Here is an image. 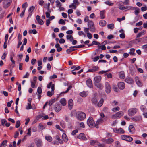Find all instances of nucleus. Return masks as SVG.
Masks as SVG:
<instances>
[{
  "instance_id": "f257e3e1",
  "label": "nucleus",
  "mask_w": 147,
  "mask_h": 147,
  "mask_svg": "<svg viewBox=\"0 0 147 147\" xmlns=\"http://www.w3.org/2000/svg\"><path fill=\"white\" fill-rule=\"evenodd\" d=\"M86 117V115L85 113L81 111L78 112L77 115V118L80 121H82Z\"/></svg>"
},
{
  "instance_id": "f03ea898",
  "label": "nucleus",
  "mask_w": 147,
  "mask_h": 147,
  "mask_svg": "<svg viewBox=\"0 0 147 147\" xmlns=\"http://www.w3.org/2000/svg\"><path fill=\"white\" fill-rule=\"evenodd\" d=\"M123 115V113L121 111H119L111 116V118L115 119L116 118H119Z\"/></svg>"
},
{
  "instance_id": "7ed1b4c3",
  "label": "nucleus",
  "mask_w": 147,
  "mask_h": 147,
  "mask_svg": "<svg viewBox=\"0 0 147 147\" xmlns=\"http://www.w3.org/2000/svg\"><path fill=\"white\" fill-rule=\"evenodd\" d=\"M121 138L123 140L128 142H131L133 140V138L127 135H121Z\"/></svg>"
},
{
  "instance_id": "20e7f679",
  "label": "nucleus",
  "mask_w": 147,
  "mask_h": 147,
  "mask_svg": "<svg viewBox=\"0 0 147 147\" xmlns=\"http://www.w3.org/2000/svg\"><path fill=\"white\" fill-rule=\"evenodd\" d=\"M94 121L93 118L91 117H90L87 121V124L89 127H94Z\"/></svg>"
},
{
  "instance_id": "39448f33",
  "label": "nucleus",
  "mask_w": 147,
  "mask_h": 147,
  "mask_svg": "<svg viewBox=\"0 0 147 147\" xmlns=\"http://www.w3.org/2000/svg\"><path fill=\"white\" fill-rule=\"evenodd\" d=\"M88 26L91 31H94L95 30L94 24L92 21L88 22Z\"/></svg>"
},
{
  "instance_id": "423d86ee",
  "label": "nucleus",
  "mask_w": 147,
  "mask_h": 147,
  "mask_svg": "<svg viewBox=\"0 0 147 147\" xmlns=\"http://www.w3.org/2000/svg\"><path fill=\"white\" fill-rule=\"evenodd\" d=\"M137 112V109L136 108L129 109L128 111V115L130 116H132Z\"/></svg>"
},
{
  "instance_id": "0eeeda50",
  "label": "nucleus",
  "mask_w": 147,
  "mask_h": 147,
  "mask_svg": "<svg viewBox=\"0 0 147 147\" xmlns=\"http://www.w3.org/2000/svg\"><path fill=\"white\" fill-rule=\"evenodd\" d=\"M51 91H48L47 92V95L49 97H51L54 93L55 90V84H53L51 87Z\"/></svg>"
},
{
  "instance_id": "6e6552de",
  "label": "nucleus",
  "mask_w": 147,
  "mask_h": 147,
  "mask_svg": "<svg viewBox=\"0 0 147 147\" xmlns=\"http://www.w3.org/2000/svg\"><path fill=\"white\" fill-rule=\"evenodd\" d=\"M105 91L107 93H109L111 91V89L110 87L109 84L108 82H106L105 83Z\"/></svg>"
},
{
  "instance_id": "1a4fd4ad",
  "label": "nucleus",
  "mask_w": 147,
  "mask_h": 147,
  "mask_svg": "<svg viewBox=\"0 0 147 147\" xmlns=\"http://www.w3.org/2000/svg\"><path fill=\"white\" fill-rule=\"evenodd\" d=\"M113 131L117 133L123 134L125 132L123 129L121 128L118 129L114 128L113 129Z\"/></svg>"
},
{
  "instance_id": "9d476101",
  "label": "nucleus",
  "mask_w": 147,
  "mask_h": 147,
  "mask_svg": "<svg viewBox=\"0 0 147 147\" xmlns=\"http://www.w3.org/2000/svg\"><path fill=\"white\" fill-rule=\"evenodd\" d=\"M61 106L59 104H57L55 105V110L56 112H58L61 110Z\"/></svg>"
},
{
  "instance_id": "9b49d317",
  "label": "nucleus",
  "mask_w": 147,
  "mask_h": 147,
  "mask_svg": "<svg viewBox=\"0 0 147 147\" xmlns=\"http://www.w3.org/2000/svg\"><path fill=\"white\" fill-rule=\"evenodd\" d=\"M78 138L79 139H82L84 140H86L87 139L85 136L84 134L83 133H81L78 136Z\"/></svg>"
},
{
  "instance_id": "f8f14e48",
  "label": "nucleus",
  "mask_w": 147,
  "mask_h": 147,
  "mask_svg": "<svg viewBox=\"0 0 147 147\" xmlns=\"http://www.w3.org/2000/svg\"><path fill=\"white\" fill-rule=\"evenodd\" d=\"M98 67L94 66L92 69H89L87 72H94L98 70Z\"/></svg>"
},
{
  "instance_id": "ddd939ff",
  "label": "nucleus",
  "mask_w": 147,
  "mask_h": 147,
  "mask_svg": "<svg viewBox=\"0 0 147 147\" xmlns=\"http://www.w3.org/2000/svg\"><path fill=\"white\" fill-rule=\"evenodd\" d=\"M76 48V46H71L69 49H68L66 50V52L68 54H69V53L73 51H75L76 50V49H74V48Z\"/></svg>"
},
{
  "instance_id": "4468645a",
  "label": "nucleus",
  "mask_w": 147,
  "mask_h": 147,
  "mask_svg": "<svg viewBox=\"0 0 147 147\" xmlns=\"http://www.w3.org/2000/svg\"><path fill=\"white\" fill-rule=\"evenodd\" d=\"M68 105L69 109L71 110L72 109L74 105L73 101L72 99H70L69 100Z\"/></svg>"
},
{
  "instance_id": "2eb2a0df",
  "label": "nucleus",
  "mask_w": 147,
  "mask_h": 147,
  "mask_svg": "<svg viewBox=\"0 0 147 147\" xmlns=\"http://www.w3.org/2000/svg\"><path fill=\"white\" fill-rule=\"evenodd\" d=\"M103 141L108 144H111L114 141V140L112 138L105 139H103Z\"/></svg>"
},
{
  "instance_id": "dca6fc26",
  "label": "nucleus",
  "mask_w": 147,
  "mask_h": 147,
  "mask_svg": "<svg viewBox=\"0 0 147 147\" xmlns=\"http://www.w3.org/2000/svg\"><path fill=\"white\" fill-rule=\"evenodd\" d=\"M118 86L120 89L123 90L125 87V85L124 82H120L118 84Z\"/></svg>"
},
{
  "instance_id": "f3484780",
  "label": "nucleus",
  "mask_w": 147,
  "mask_h": 147,
  "mask_svg": "<svg viewBox=\"0 0 147 147\" xmlns=\"http://www.w3.org/2000/svg\"><path fill=\"white\" fill-rule=\"evenodd\" d=\"M86 83L88 87L91 88L92 86V80L90 79H88L86 81Z\"/></svg>"
},
{
  "instance_id": "a211bd4d",
  "label": "nucleus",
  "mask_w": 147,
  "mask_h": 147,
  "mask_svg": "<svg viewBox=\"0 0 147 147\" xmlns=\"http://www.w3.org/2000/svg\"><path fill=\"white\" fill-rule=\"evenodd\" d=\"M101 79V77L100 76H97L94 78V83H99Z\"/></svg>"
},
{
  "instance_id": "6ab92c4d",
  "label": "nucleus",
  "mask_w": 147,
  "mask_h": 147,
  "mask_svg": "<svg viewBox=\"0 0 147 147\" xmlns=\"http://www.w3.org/2000/svg\"><path fill=\"white\" fill-rule=\"evenodd\" d=\"M138 38V34L136 36V38L134 40H133L129 42V44L130 45H132L136 44L138 42V39L137 38Z\"/></svg>"
},
{
  "instance_id": "aec40b11",
  "label": "nucleus",
  "mask_w": 147,
  "mask_h": 147,
  "mask_svg": "<svg viewBox=\"0 0 147 147\" xmlns=\"http://www.w3.org/2000/svg\"><path fill=\"white\" fill-rule=\"evenodd\" d=\"M125 81L128 84H132L133 82V80L131 78H127L125 79Z\"/></svg>"
},
{
  "instance_id": "412c9836",
  "label": "nucleus",
  "mask_w": 147,
  "mask_h": 147,
  "mask_svg": "<svg viewBox=\"0 0 147 147\" xmlns=\"http://www.w3.org/2000/svg\"><path fill=\"white\" fill-rule=\"evenodd\" d=\"M60 102L63 106L65 105L66 104V100L64 98L61 99L60 101Z\"/></svg>"
},
{
  "instance_id": "4be33fe9",
  "label": "nucleus",
  "mask_w": 147,
  "mask_h": 147,
  "mask_svg": "<svg viewBox=\"0 0 147 147\" xmlns=\"http://www.w3.org/2000/svg\"><path fill=\"white\" fill-rule=\"evenodd\" d=\"M106 22L104 20H101L99 22V24L101 26H104L106 24Z\"/></svg>"
},
{
  "instance_id": "5701e85b",
  "label": "nucleus",
  "mask_w": 147,
  "mask_h": 147,
  "mask_svg": "<svg viewBox=\"0 0 147 147\" xmlns=\"http://www.w3.org/2000/svg\"><path fill=\"white\" fill-rule=\"evenodd\" d=\"M96 94H94V98H93L92 100L93 103L94 104H96L97 102V100L96 98Z\"/></svg>"
},
{
  "instance_id": "b1692460",
  "label": "nucleus",
  "mask_w": 147,
  "mask_h": 147,
  "mask_svg": "<svg viewBox=\"0 0 147 147\" xmlns=\"http://www.w3.org/2000/svg\"><path fill=\"white\" fill-rule=\"evenodd\" d=\"M10 5V2H8L7 3H6L5 1L3 3V7L5 8H7Z\"/></svg>"
},
{
  "instance_id": "393cba45",
  "label": "nucleus",
  "mask_w": 147,
  "mask_h": 147,
  "mask_svg": "<svg viewBox=\"0 0 147 147\" xmlns=\"http://www.w3.org/2000/svg\"><path fill=\"white\" fill-rule=\"evenodd\" d=\"M119 76L121 79H124L125 78V75L123 71L120 72L119 74Z\"/></svg>"
},
{
  "instance_id": "a878e982",
  "label": "nucleus",
  "mask_w": 147,
  "mask_h": 147,
  "mask_svg": "<svg viewBox=\"0 0 147 147\" xmlns=\"http://www.w3.org/2000/svg\"><path fill=\"white\" fill-rule=\"evenodd\" d=\"M105 10H102L101 11L100 13V16L101 18L102 19H103L105 18Z\"/></svg>"
},
{
  "instance_id": "bb28decb",
  "label": "nucleus",
  "mask_w": 147,
  "mask_h": 147,
  "mask_svg": "<svg viewBox=\"0 0 147 147\" xmlns=\"http://www.w3.org/2000/svg\"><path fill=\"white\" fill-rule=\"evenodd\" d=\"M62 138L64 141L67 142V138L65 134L63 133V134L62 135Z\"/></svg>"
},
{
  "instance_id": "cd10ccee",
  "label": "nucleus",
  "mask_w": 147,
  "mask_h": 147,
  "mask_svg": "<svg viewBox=\"0 0 147 147\" xmlns=\"http://www.w3.org/2000/svg\"><path fill=\"white\" fill-rule=\"evenodd\" d=\"M42 144V141L40 140H38L36 143L37 147H40Z\"/></svg>"
},
{
  "instance_id": "c85d7f7f",
  "label": "nucleus",
  "mask_w": 147,
  "mask_h": 147,
  "mask_svg": "<svg viewBox=\"0 0 147 147\" xmlns=\"http://www.w3.org/2000/svg\"><path fill=\"white\" fill-rule=\"evenodd\" d=\"M90 144L92 145H94L96 143H98V142L97 140H92L90 141Z\"/></svg>"
},
{
  "instance_id": "c756f323",
  "label": "nucleus",
  "mask_w": 147,
  "mask_h": 147,
  "mask_svg": "<svg viewBox=\"0 0 147 147\" xmlns=\"http://www.w3.org/2000/svg\"><path fill=\"white\" fill-rule=\"evenodd\" d=\"M45 139L49 142H51L52 140V138L51 136H46Z\"/></svg>"
},
{
  "instance_id": "7c9ffc66",
  "label": "nucleus",
  "mask_w": 147,
  "mask_h": 147,
  "mask_svg": "<svg viewBox=\"0 0 147 147\" xmlns=\"http://www.w3.org/2000/svg\"><path fill=\"white\" fill-rule=\"evenodd\" d=\"M114 147H121V145L119 141H116L115 142Z\"/></svg>"
},
{
  "instance_id": "2f4dec72",
  "label": "nucleus",
  "mask_w": 147,
  "mask_h": 147,
  "mask_svg": "<svg viewBox=\"0 0 147 147\" xmlns=\"http://www.w3.org/2000/svg\"><path fill=\"white\" fill-rule=\"evenodd\" d=\"M87 94L85 92H83L80 93V95L82 97H86L87 96Z\"/></svg>"
},
{
  "instance_id": "473e14b6",
  "label": "nucleus",
  "mask_w": 147,
  "mask_h": 147,
  "mask_svg": "<svg viewBox=\"0 0 147 147\" xmlns=\"http://www.w3.org/2000/svg\"><path fill=\"white\" fill-rule=\"evenodd\" d=\"M145 33V30H144L141 32L138 33V37H141L142 36L144 35Z\"/></svg>"
},
{
  "instance_id": "72a5a7b5",
  "label": "nucleus",
  "mask_w": 147,
  "mask_h": 147,
  "mask_svg": "<svg viewBox=\"0 0 147 147\" xmlns=\"http://www.w3.org/2000/svg\"><path fill=\"white\" fill-rule=\"evenodd\" d=\"M55 101V99H53L50 100L49 102V105H51Z\"/></svg>"
},
{
  "instance_id": "f704fd0d",
  "label": "nucleus",
  "mask_w": 147,
  "mask_h": 147,
  "mask_svg": "<svg viewBox=\"0 0 147 147\" xmlns=\"http://www.w3.org/2000/svg\"><path fill=\"white\" fill-rule=\"evenodd\" d=\"M105 3L106 4L111 6L113 5L114 4L113 3H111L110 1H107Z\"/></svg>"
},
{
  "instance_id": "c9c22d12",
  "label": "nucleus",
  "mask_w": 147,
  "mask_h": 147,
  "mask_svg": "<svg viewBox=\"0 0 147 147\" xmlns=\"http://www.w3.org/2000/svg\"><path fill=\"white\" fill-rule=\"evenodd\" d=\"M107 27L108 28L111 29H113L114 28V25L113 24H108L107 25Z\"/></svg>"
},
{
  "instance_id": "e433bc0d",
  "label": "nucleus",
  "mask_w": 147,
  "mask_h": 147,
  "mask_svg": "<svg viewBox=\"0 0 147 147\" xmlns=\"http://www.w3.org/2000/svg\"><path fill=\"white\" fill-rule=\"evenodd\" d=\"M103 102V99L102 98H101L100 100V101L99 103H98V106L99 107H101L102 105Z\"/></svg>"
},
{
  "instance_id": "4c0bfd02",
  "label": "nucleus",
  "mask_w": 147,
  "mask_h": 147,
  "mask_svg": "<svg viewBox=\"0 0 147 147\" xmlns=\"http://www.w3.org/2000/svg\"><path fill=\"white\" fill-rule=\"evenodd\" d=\"M119 110L120 108L118 106L115 108H113L112 109V111L114 112L117 111H119Z\"/></svg>"
},
{
  "instance_id": "58836bf2",
  "label": "nucleus",
  "mask_w": 147,
  "mask_h": 147,
  "mask_svg": "<svg viewBox=\"0 0 147 147\" xmlns=\"http://www.w3.org/2000/svg\"><path fill=\"white\" fill-rule=\"evenodd\" d=\"M7 142V141L6 140H5L3 141V142L1 143V145L0 146V147H2V146H3L5 147V146H4L6 143Z\"/></svg>"
},
{
  "instance_id": "ea45409f",
  "label": "nucleus",
  "mask_w": 147,
  "mask_h": 147,
  "mask_svg": "<svg viewBox=\"0 0 147 147\" xmlns=\"http://www.w3.org/2000/svg\"><path fill=\"white\" fill-rule=\"evenodd\" d=\"M59 23L60 24H65V23L63 19H60L59 21Z\"/></svg>"
},
{
  "instance_id": "a19ab883",
  "label": "nucleus",
  "mask_w": 147,
  "mask_h": 147,
  "mask_svg": "<svg viewBox=\"0 0 147 147\" xmlns=\"http://www.w3.org/2000/svg\"><path fill=\"white\" fill-rule=\"evenodd\" d=\"M20 121H18L16 122V128H18L20 125Z\"/></svg>"
},
{
  "instance_id": "79ce46f5",
  "label": "nucleus",
  "mask_w": 147,
  "mask_h": 147,
  "mask_svg": "<svg viewBox=\"0 0 147 147\" xmlns=\"http://www.w3.org/2000/svg\"><path fill=\"white\" fill-rule=\"evenodd\" d=\"M147 10V7L146 6L142 7H141V10L142 11H144Z\"/></svg>"
},
{
  "instance_id": "37998d69",
  "label": "nucleus",
  "mask_w": 147,
  "mask_h": 147,
  "mask_svg": "<svg viewBox=\"0 0 147 147\" xmlns=\"http://www.w3.org/2000/svg\"><path fill=\"white\" fill-rule=\"evenodd\" d=\"M37 92L38 93V94H40L42 92V90L41 88L39 87L38 88L37 90Z\"/></svg>"
},
{
  "instance_id": "c03bdc74",
  "label": "nucleus",
  "mask_w": 147,
  "mask_h": 147,
  "mask_svg": "<svg viewBox=\"0 0 147 147\" xmlns=\"http://www.w3.org/2000/svg\"><path fill=\"white\" fill-rule=\"evenodd\" d=\"M34 9L33 6H31L28 9V11L32 13V11L34 10Z\"/></svg>"
},
{
  "instance_id": "a18cd8bd",
  "label": "nucleus",
  "mask_w": 147,
  "mask_h": 147,
  "mask_svg": "<svg viewBox=\"0 0 147 147\" xmlns=\"http://www.w3.org/2000/svg\"><path fill=\"white\" fill-rule=\"evenodd\" d=\"M95 85L98 88H101L102 86L99 83H94Z\"/></svg>"
},
{
  "instance_id": "49530a36",
  "label": "nucleus",
  "mask_w": 147,
  "mask_h": 147,
  "mask_svg": "<svg viewBox=\"0 0 147 147\" xmlns=\"http://www.w3.org/2000/svg\"><path fill=\"white\" fill-rule=\"evenodd\" d=\"M38 23L40 25H42L44 24L43 20L41 19H40L37 20Z\"/></svg>"
},
{
  "instance_id": "de8ad7c7",
  "label": "nucleus",
  "mask_w": 147,
  "mask_h": 147,
  "mask_svg": "<svg viewBox=\"0 0 147 147\" xmlns=\"http://www.w3.org/2000/svg\"><path fill=\"white\" fill-rule=\"evenodd\" d=\"M55 3L57 4V5L59 7H60L61 6H62V4L60 3V2H59V1L58 0H57L55 1Z\"/></svg>"
},
{
  "instance_id": "09e8293b",
  "label": "nucleus",
  "mask_w": 147,
  "mask_h": 147,
  "mask_svg": "<svg viewBox=\"0 0 147 147\" xmlns=\"http://www.w3.org/2000/svg\"><path fill=\"white\" fill-rule=\"evenodd\" d=\"M1 124L2 125L4 126L7 122L6 120L5 119H2L1 120Z\"/></svg>"
},
{
  "instance_id": "8fccbe9b",
  "label": "nucleus",
  "mask_w": 147,
  "mask_h": 147,
  "mask_svg": "<svg viewBox=\"0 0 147 147\" xmlns=\"http://www.w3.org/2000/svg\"><path fill=\"white\" fill-rule=\"evenodd\" d=\"M32 108V106L31 103H28V105L26 107V109H30Z\"/></svg>"
},
{
  "instance_id": "3c124183",
  "label": "nucleus",
  "mask_w": 147,
  "mask_h": 147,
  "mask_svg": "<svg viewBox=\"0 0 147 147\" xmlns=\"http://www.w3.org/2000/svg\"><path fill=\"white\" fill-rule=\"evenodd\" d=\"M105 75L107 76L108 78H111L112 77V74L111 73H106L105 74Z\"/></svg>"
},
{
  "instance_id": "603ef678",
  "label": "nucleus",
  "mask_w": 147,
  "mask_h": 147,
  "mask_svg": "<svg viewBox=\"0 0 147 147\" xmlns=\"http://www.w3.org/2000/svg\"><path fill=\"white\" fill-rule=\"evenodd\" d=\"M135 49H131L130 50V51L129 52V53L131 55H134Z\"/></svg>"
},
{
  "instance_id": "864d4df0",
  "label": "nucleus",
  "mask_w": 147,
  "mask_h": 147,
  "mask_svg": "<svg viewBox=\"0 0 147 147\" xmlns=\"http://www.w3.org/2000/svg\"><path fill=\"white\" fill-rule=\"evenodd\" d=\"M125 19V17L123 16L122 18H117V20L119 22H121L122 20H124Z\"/></svg>"
},
{
  "instance_id": "5fc2aeb1",
  "label": "nucleus",
  "mask_w": 147,
  "mask_h": 147,
  "mask_svg": "<svg viewBox=\"0 0 147 147\" xmlns=\"http://www.w3.org/2000/svg\"><path fill=\"white\" fill-rule=\"evenodd\" d=\"M113 89L114 90V91L116 92H118L119 90V89L115 85L113 86Z\"/></svg>"
},
{
  "instance_id": "6e6d98bb",
  "label": "nucleus",
  "mask_w": 147,
  "mask_h": 147,
  "mask_svg": "<svg viewBox=\"0 0 147 147\" xmlns=\"http://www.w3.org/2000/svg\"><path fill=\"white\" fill-rule=\"evenodd\" d=\"M72 88V86H69L68 87V88H67V90L65 91V92H63L62 93H67L68 91H69Z\"/></svg>"
},
{
  "instance_id": "4d7b16f0",
  "label": "nucleus",
  "mask_w": 147,
  "mask_h": 147,
  "mask_svg": "<svg viewBox=\"0 0 147 147\" xmlns=\"http://www.w3.org/2000/svg\"><path fill=\"white\" fill-rule=\"evenodd\" d=\"M100 124V123L97 121L96 122V123H95L94 125V126H95L96 128H99L98 125Z\"/></svg>"
},
{
  "instance_id": "13d9d810",
  "label": "nucleus",
  "mask_w": 147,
  "mask_h": 147,
  "mask_svg": "<svg viewBox=\"0 0 147 147\" xmlns=\"http://www.w3.org/2000/svg\"><path fill=\"white\" fill-rule=\"evenodd\" d=\"M36 61V59H32L31 61V64L32 65H34Z\"/></svg>"
},
{
  "instance_id": "bf43d9fd",
  "label": "nucleus",
  "mask_w": 147,
  "mask_h": 147,
  "mask_svg": "<svg viewBox=\"0 0 147 147\" xmlns=\"http://www.w3.org/2000/svg\"><path fill=\"white\" fill-rule=\"evenodd\" d=\"M80 33H81V34H82V35H83L84 37H86V35L84 33V32L82 31H80L78 32V34L80 36L81 35V34H80Z\"/></svg>"
},
{
  "instance_id": "052dcab7",
  "label": "nucleus",
  "mask_w": 147,
  "mask_h": 147,
  "mask_svg": "<svg viewBox=\"0 0 147 147\" xmlns=\"http://www.w3.org/2000/svg\"><path fill=\"white\" fill-rule=\"evenodd\" d=\"M39 128L40 129L42 130L44 129V127L43 125L41 124L40 123L39 124Z\"/></svg>"
},
{
  "instance_id": "680f3d73",
  "label": "nucleus",
  "mask_w": 147,
  "mask_h": 147,
  "mask_svg": "<svg viewBox=\"0 0 147 147\" xmlns=\"http://www.w3.org/2000/svg\"><path fill=\"white\" fill-rule=\"evenodd\" d=\"M87 36L88 38L90 39H91L92 37V35L90 33H87Z\"/></svg>"
},
{
  "instance_id": "e2e57ef3",
  "label": "nucleus",
  "mask_w": 147,
  "mask_h": 147,
  "mask_svg": "<svg viewBox=\"0 0 147 147\" xmlns=\"http://www.w3.org/2000/svg\"><path fill=\"white\" fill-rule=\"evenodd\" d=\"M7 55V53L5 52L3 55L1 57V59L2 60H4L6 57V56Z\"/></svg>"
},
{
  "instance_id": "0e129e2a",
  "label": "nucleus",
  "mask_w": 147,
  "mask_h": 147,
  "mask_svg": "<svg viewBox=\"0 0 147 147\" xmlns=\"http://www.w3.org/2000/svg\"><path fill=\"white\" fill-rule=\"evenodd\" d=\"M23 64L22 63H19V69L20 70H22V65Z\"/></svg>"
},
{
  "instance_id": "69168bd1",
  "label": "nucleus",
  "mask_w": 147,
  "mask_h": 147,
  "mask_svg": "<svg viewBox=\"0 0 147 147\" xmlns=\"http://www.w3.org/2000/svg\"><path fill=\"white\" fill-rule=\"evenodd\" d=\"M59 42L60 43H64L65 42V40L63 38H61L59 40Z\"/></svg>"
},
{
  "instance_id": "338daca9",
  "label": "nucleus",
  "mask_w": 147,
  "mask_h": 147,
  "mask_svg": "<svg viewBox=\"0 0 147 147\" xmlns=\"http://www.w3.org/2000/svg\"><path fill=\"white\" fill-rule=\"evenodd\" d=\"M120 37L121 38L123 39L125 38V36L124 33H123L120 34Z\"/></svg>"
},
{
  "instance_id": "774afa93",
  "label": "nucleus",
  "mask_w": 147,
  "mask_h": 147,
  "mask_svg": "<svg viewBox=\"0 0 147 147\" xmlns=\"http://www.w3.org/2000/svg\"><path fill=\"white\" fill-rule=\"evenodd\" d=\"M44 3V1L43 0H39L38 3L40 5H41V6H42Z\"/></svg>"
}]
</instances>
